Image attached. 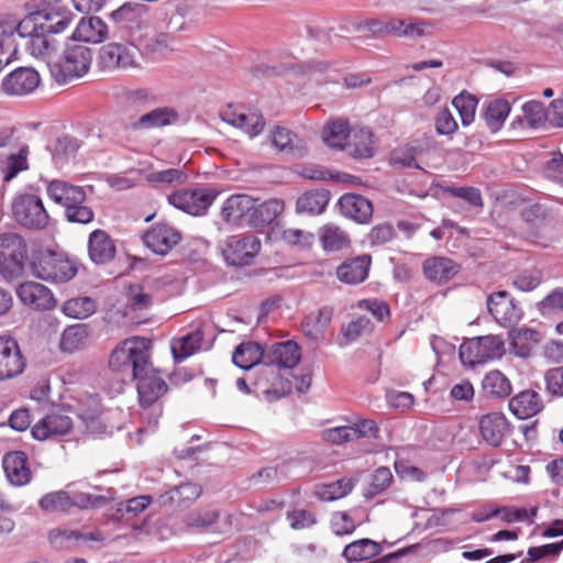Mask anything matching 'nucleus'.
I'll list each match as a JSON object with an SVG mask.
<instances>
[{"mask_svg":"<svg viewBox=\"0 0 563 563\" xmlns=\"http://www.w3.org/2000/svg\"><path fill=\"white\" fill-rule=\"evenodd\" d=\"M342 214L358 223H367L373 214L372 202L356 194H345L339 199Z\"/></svg>","mask_w":563,"mask_h":563,"instance_id":"a878e982","label":"nucleus"},{"mask_svg":"<svg viewBox=\"0 0 563 563\" xmlns=\"http://www.w3.org/2000/svg\"><path fill=\"white\" fill-rule=\"evenodd\" d=\"M510 345L519 357H528L540 341L538 331L527 328L514 329L510 332Z\"/></svg>","mask_w":563,"mask_h":563,"instance_id":"4c0bfd02","label":"nucleus"},{"mask_svg":"<svg viewBox=\"0 0 563 563\" xmlns=\"http://www.w3.org/2000/svg\"><path fill=\"white\" fill-rule=\"evenodd\" d=\"M40 74L31 67H19L9 73L1 81V90L8 96H26L40 85Z\"/></svg>","mask_w":563,"mask_h":563,"instance_id":"ddd939ff","label":"nucleus"},{"mask_svg":"<svg viewBox=\"0 0 563 563\" xmlns=\"http://www.w3.org/2000/svg\"><path fill=\"white\" fill-rule=\"evenodd\" d=\"M73 428V420L68 415L53 411L40 419L32 427V435L40 441L67 434Z\"/></svg>","mask_w":563,"mask_h":563,"instance_id":"a211bd4d","label":"nucleus"},{"mask_svg":"<svg viewBox=\"0 0 563 563\" xmlns=\"http://www.w3.org/2000/svg\"><path fill=\"white\" fill-rule=\"evenodd\" d=\"M543 280V274L540 269H526L512 278V286L520 291H532Z\"/></svg>","mask_w":563,"mask_h":563,"instance_id":"680f3d73","label":"nucleus"},{"mask_svg":"<svg viewBox=\"0 0 563 563\" xmlns=\"http://www.w3.org/2000/svg\"><path fill=\"white\" fill-rule=\"evenodd\" d=\"M202 493L200 485L183 483L159 496L161 505H170L176 508H186L197 500Z\"/></svg>","mask_w":563,"mask_h":563,"instance_id":"c756f323","label":"nucleus"},{"mask_svg":"<svg viewBox=\"0 0 563 563\" xmlns=\"http://www.w3.org/2000/svg\"><path fill=\"white\" fill-rule=\"evenodd\" d=\"M15 294L22 305L35 311L51 310L56 305L52 290L36 282L20 284Z\"/></svg>","mask_w":563,"mask_h":563,"instance_id":"f8f14e48","label":"nucleus"},{"mask_svg":"<svg viewBox=\"0 0 563 563\" xmlns=\"http://www.w3.org/2000/svg\"><path fill=\"white\" fill-rule=\"evenodd\" d=\"M563 550V540L561 542L548 543L528 549L527 558L521 563H534L544 558H556Z\"/></svg>","mask_w":563,"mask_h":563,"instance_id":"e2e57ef3","label":"nucleus"},{"mask_svg":"<svg viewBox=\"0 0 563 563\" xmlns=\"http://www.w3.org/2000/svg\"><path fill=\"white\" fill-rule=\"evenodd\" d=\"M46 194L49 199L65 209L74 203H84L86 200V194L81 187L59 179L47 181Z\"/></svg>","mask_w":563,"mask_h":563,"instance_id":"5701e85b","label":"nucleus"},{"mask_svg":"<svg viewBox=\"0 0 563 563\" xmlns=\"http://www.w3.org/2000/svg\"><path fill=\"white\" fill-rule=\"evenodd\" d=\"M261 240L252 234L228 236L221 247L225 262L232 266L249 265L261 251Z\"/></svg>","mask_w":563,"mask_h":563,"instance_id":"1a4fd4ad","label":"nucleus"},{"mask_svg":"<svg viewBox=\"0 0 563 563\" xmlns=\"http://www.w3.org/2000/svg\"><path fill=\"white\" fill-rule=\"evenodd\" d=\"M24 20L9 14H0V54L14 59L19 49L15 35L25 34Z\"/></svg>","mask_w":563,"mask_h":563,"instance_id":"aec40b11","label":"nucleus"},{"mask_svg":"<svg viewBox=\"0 0 563 563\" xmlns=\"http://www.w3.org/2000/svg\"><path fill=\"white\" fill-rule=\"evenodd\" d=\"M481 345L484 363L500 357L504 353V341L496 335H485L477 338Z\"/></svg>","mask_w":563,"mask_h":563,"instance_id":"0e129e2a","label":"nucleus"},{"mask_svg":"<svg viewBox=\"0 0 563 563\" xmlns=\"http://www.w3.org/2000/svg\"><path fill=\"white\" fill-rule=\"evenodd\" d=\"M152 342L133 336L120 342L110 353L109 367L118 374L137 380V394L143 408L152 406L167 391V384L151 362Z\"/></svg>","mask_w":563,"mask_h":563,"instance_id":"f257e3e1","label":"nucleus"},{"mask_svg":"<svg viewBox=\"0 0 563 563\" xmlns=\"http://www.w3.org/2000/svg\"><path fill=\"white\" fill-rule=\"evenodd\" d=\"M51 542L57 548L78 545L81 540H101L99 533L82 534L75 530H53L49 533Z\"/></svg>","mask_w":563,"mask_h":563,"instance_id":"3c124183","label":"nucleus"},{"mask_svg":"<svg viewBox=\"0 0 563 563\" xmlns=\"http://www.w3.org/2000/svg\"><path fill=\"white\" fill-rule=\"evenodd\" d=\"M60 2L62 0H38L36 10L23 18L25 32L30 34L37 29L54 34L64 32L73 21V13Z\"/></svg>","mask_w":563,"mask_h":563,"instance_id":"f03ea898","label":"nucleus"},{"mask_svg":"<svg viewBox=\"0 0 563 563\" xmlns=\"http://www.w3.org/2000/svg\"><path fill=\"white\" fill-rule=\"evenodd\" d=\"M479 432L486 443L497 448L509 433V423L501 413H488L482 417L479 421Z\"/></svg>","mask_w":563,"mask_h":563,"instance_id":"b1692460","label":"nucleus"},{"mask_svg":"<svg viewBox=\"0 0 563 563\" xmlns=\"http://www.w3.org/2000/svg\"><path fill=\"white\" fill-rule=\"evenodd\" d=\"M393 474L388 467H378L371 475V482L364 489L365 498H373L384 492L391 483Z\"/></svg>","mask_w":563,"mask_h":563,"instance_id":"052dcab7","label":"nucleus"},{"mask_svg":"<svg viewBox=\"0 0 563 563\" xmlns=\"http://www.w3.org/2000/svg\"><path fill=\"white\" fill-rule=\"evenodd\" d=\"M166 32L155 34L146 44V48L152 53L162 54L173 49L174 35L186 29V23L181 15L170 18Z\"/></svg>","mask_w":563,"mask_h":563,"instance_id":"72a5a7b5","label":"nucleus"},{"mask_svg":"<svg viewBox=\"0 0 563 563\" xmlns=\"http://www.w3.org/2000/svg\"><path fill=\"white\" fill-rule=\"evenodd\" d=\"M3 470L10 484L14 486L26 485L32 477L27 465V457L22 451L7 453L2 460Z\"/></svg>","mask_w":563,"mask_h":563,"instance_id":"412c9836","label":"nucleus"},{"mask_svg":"<svg viewBox=\"0 0 563 563\" xmlns=\"http://www.w3.org/2000/svg\"><path fill=\"white\" fill-rule=\"evenodd\" d=\"M144 244L158 255H167L183 239L178 229L167 222L153 224L142 236Z\"/></svg>","mask_w":563,"mask_h":563,"instance_id":"9d476101","label":"nucleus"},{"mask_svg":"<svg viewBox=\"0 0 563 563\" xmlns=\"http://www.w3.org/2000/svg\"><path fill=\"white\" fill-rule=\"evenodd\" d=\"M32 275L51 283H66L77 273L75 265L63 254L40 252L31 262Z\"/></svg>","mask_w":563,"mask_h":563,"instance_id":"39448f33","label":"nucleus"},{"mask_svg":"<svg viewBox=\"0 0 563 563\" xmlns=\"http://www.w3.org/2000/svg\"><path fill=\"white\" fill-rule=\"evenodd\" d=\"M11 212L16 223L25 229L40 231L49 222L42 198L34 194H16L12 199Z\"/></svg>","mask_w":563,"mask_h":563,"instance_id":"20e7f679","label":"nucleus"},{"mask_svg":"<svg viewBox=\"0 0 563 563\" xmlns=\"http://www.w3.org/2000/svg\"><path fill=\"white\" fill-rule=\"evenodd\" d=\"M345 151L356 158H367L374 155L373 133L367 128L353 129Z\"/></svg>","mask_w":563,"mask_h":563,"instance_id":"c9c22d12","label":"nucleus"},{"mask_svg":"<svg viewBox=\"0 0 563 563\" xmlns=\"http://www.w3.org/2000/svg\"><path fill=\"white\" fill-rule=\"evenodd\" d=\"M390 159L394 165L407 168H420L417 162V148L411 145H405L394 150Z\"/></svg>","mask_w":563,"mask_h":563,"instance_id":"338daca9","label":"nucleus"},{"mask_svg":"<svg viewBox=\"0 0 563 563\" xmlns=\"http://www.w3.org/2000/svg\"><path fill=\"white\" fill-rule=\"evenodd\" d=\"M284 208V201L280 199H268L258 206L254 202L247 224L253 228L269 225L283 213Z\"/></svg>","mask_w":563,"mask_h":563,"instance_id":"473e14b6","label":"nucleus"},{"mask_svg":"<svg viewBox=\"0 0 563 563\" xmlns=\"http://www.w3.org/2000/svg\"><path fill=\"white\" fill-rule=\"evenodd\" d=\"M217 197L216 189L197 186L174 191L168 196V202L188 214L203 216Z\"/></svg>","mask_w":563,"mask_h":563,"instance_id":"0eeeda50","label":"nucleus"},{"mask_svg":"<svg viewBox=\"0 0 563 563\" xmlns=\"http://www.w3.org/2000/svg\"><path fill=\"white\" fill-rule=\"evenodd\" d=\"M329 202L327 191H308L301 195L296 203V209L300 213L319 214Z\"/></svg>","mask_w":563,"mask_h":563,"instance_id":"de8ad7c7","label":"nucleus"},{"mask_svg":"<svg viewBox=\"0 0 563 563\" xmlns=\"http://www.w3.org/2000/svg\"><path fill=\"white\" fill-rule=\"evenodd\" d=\"M487 307L493 318L505 327L517 323L522 317L521 308L506 290L492 294L487 298Z\"/></svg>","mask_w":563,"mask_h":563,"instance_id":"2eb2a0df","label":"nucleus"},{"mask_svg":"<svg viewBox=\"0 0 563 563\" xmlns=\"http://www.w3.org/2000/svg\"><path fill=\"white\" fill-rule=\"evenodd\" d=\"M54 33L41 31L40 29L30 32L20 33V37L27 38L25 44L26 52L34 58L51 62L55 55L58 42Z\"/></svg>","mask_w":563,"mask_h":563,"instance_id":"6ab92c4d","label":"nucleus"},{"mask_svg":"<svg viewBox=\"0 0 563 563\" xmlns=\"http://www.w3.org/2000/svg\"><path fill=\"white\" fill-rule=\"evenodd\" d=\"M511 110L510 103L505 99H493L484 104L482 117L487 128L493 132H498Z\"/></svg>","mask_w":563,"mask_h":563,"instance_id":"f704fd0d","label":"nucleus"},{"mask_svg":"<svg viewBox=\"0 0 563 563\" xmlns=\"http://www.w3.org/2000/svg\"><path fill=\"white\" fill-rule=\"evenodd\" d=\"M38 506L45 512L69 511L71 509L70 495L64 490L48 493L40 499Z\"/></svg>","mask_w":563,"mask_h":563,"instance_id":"5fc2aeb1","label":"nucleus"},{"mask_svg":"<svg viewBox=\"0 0 563 563\" xmlns=\"http://www.w3.org/2000/svg\"><path fill=\"white\" fill-rule=\"evenodd\" d=\"M254 209V199L249 195H231L222 203L221 219L231 227H241L244 221L247 222L252 210Z\"/></svg>","mask_w":563,"mask_h":563,"instance_id":"f3484780","label":"nucleus"},{"mask_svg":"<svg viewBox=\"0 0 563 563\" xmlns=\"http://www.w3.org/2000/svg\"><path fill=\"white\" fill-rule=\"evenodd\" d=\"M87 339V327L85 324H74L63 331L59 347L63 352L73 353L82 349Z\"/></svg>","mask_w":563,"mask_h":563,"instance_id":"a18cd8bd","label":"nucleus"},{"mask_svg":"<svg viewBox=\"0 0 563 563\" xmlns=\"http://www.w3.org/2000/svg\"><path fill=\"white\" fill-rule=\"evenodd\" d=\"M80 147V142L69 135L57 139L52 151V158L56 167L62 168L73 158Z\"/></svg>","mask_w":563,"mask_h":563,"instance_id":"49530a36","label":"nucleus"},{"mask_svg":"<svg viewBox=\"0 0 563 563\" xmlns=\"http://www.w3.org/2000/svg\"><path fill=\"white\" fill-rule=\"evenodd\" d=\"M523 117L519 118L520 123H526L529 128H539L547 121V110L540 101H528L522 106Z\"/></svg>","mask_w":563,"mask_h":563,"instance_id":"bf43d9fd","label":"nucleus"},{"mask_svg":"<svg viewBox=\"0 0 563 563\" xmlns=\"http://www.w3.org/2000/svg\"><path fill=\"white\" fill-rule=\"evenodd\" d=\"M478 100L467 93H460L452 100L453 107L459 112L461 122L464 126L471 125L476 117Z\"/></svg>","mask_w":563,"mask_h":563,"instance_id":"6e6d98bb","label":"nucleus"},{"mask_svg":"<svg viewBox=\"0 0 563 563\" xmlns=\"http://www.w3.org/2000/svg\"><path fill=\"white\" fill-rule=\"evenodd\" d=\"M184 522L192 530L218 533L229 531L231 526L229 518H222L221 512L216 508L194 509L185 516Z\"/></svg>","mask_w":563,"mask_h":563,"instance_id":"4468645a","label":"nucleus"},{"mask_svg":"<svg viewBox=\"0 0 563 563\" xmlns=\"http://www.w3.org/2000/svg\"><path fill=\"white\" fill-rule=\"evenodd\" d=\"M203 339V333L200 329L188 333L187 335L172 342V352L177 362L195 354L199 349Z\"/></svg>","mask_w":563,"mask_h":563,"instance_id":"37998d69","label":"nucleus"},{"mask_svg":"<svg viewBox=\"0 0 563 563\" xmlns=\"http://www.w3.org/2000/svg\"><path fill=\"white\" fill-rule=\"evenodd\" d=\"M483 390L492 398H506L512 391L508 377L500 371L488 372L482 383Z\"/></svg>","mask_w":563,"mask_h":563,"instance_id":"a19ab883","label":"nucleus"},{"mask_svg":"<svg viewBox=\"0 0 563 563\" xmlns=\"http://www.w3.org/2000/svg\"><path fill=\"white\" fill-rule=\"evenodd\" d=\"M139 56L135 42H110L100 48L98 62L107 70H132L140 67Z\"/></svg>","mask_w":563,"mask_h":563,"instance_id":"423d86ee","label":"nucleus"},{"mask_svg":"<svg viewBox=\"0 0 563 563\" xmlns=\"http://www.w3.org/2000/svg\"><path fill=\"white\" fill-rule=\"evenodd\" d=\"M371 256L361 255L344 261L336 269L338 278L345 284L354 285L364 282L368 275Z\"/></svg>","mask_w":563,"mask_h":563,"instance_id":"c85d7f7f","label":"nucleus"},{"mask_svg":"<svg viewBox=\"0 0 563 563\" xmlns=\"http://www.w3.org/2000/svg\"><path fill=\"white\" fill-rule=\"evenodd\" d=\"M286 519L294 530L308 529L317 523L316 515L306 509H294L287 512Z\"/></svg>","mask_w":563,"mask_h":563,"instance_id":"774afa93","label":"nucleus"},{"mask_svg":"<svg viewBox=\"0 0 563 563\" xmlns=\"http://www.w3.org/2000/svg\"><path fill=\"white\" fill-rule=\"evenodd\" d=\"M422 271L428 280L442 285L459 273V266L451 258L433 256L423 262Z\"/></svg>","mask_w":563,"mask_h":563,"instance_id":"393cba45","label":"nucleus"},{"mask_svg":"<svg viewBox=\"0 0 563 563\" xmlns=\"http://www.w3.org/2000/svg\"><path fill=\"white\" fill-rule=\"evenodd\" d=\"M332 317L333 309L328 306L309 313L302 322L303 333L312 340L322 338L327 328L331 323Z\"/></svg>","mask_w":563,"mask_h":563,"instance_id":"e433bc0d","label":"nucleus"},{"mask_svg":"<svg viewBox=\"0 0 563 563\" xmlns=\"http://www.w3.org/2000/svg\"><path fill=\"white\" fill-rule=\"evenodd\" d=\"M382 552V545L371 539H360L347 544L343 550V556L347 562L369 560Z\"/></svg>","mask_w":563,"mask_h":563,"instance_id":"58836bf2","label":"nucleus"},{"mask_svg":"<svg viewBox=\"0 0 563 563\" xmlns=\"http://www.w3.org/2000/svg\"><path fill=\"white\" fill-rule=\"evenodd\" d=\"M27 253H19L13 257L0 261V275L8 282L15 280L23 276Z\"/></svg>","mask_w":563,"mask_h":563,"instance_id":"13d9d810","label":"nucleus"},{"mask_svg":"<svg viewBox=\"0 0 563 563\" xmlns=\"http://www.w3.org/2000/svg\"><path fill=\"white\" fill-rule=\"evenodd\" d=\"M320 240L327 252H336L350 246L349 234L333 223L321 228Z\"/></svg>","mask_w":563,"mask_h":563,"instance_id":"79ce46f5","label":"nucleus"},{"mask_svg":"<svg viewBox=\"0 0 563 563\" xmlns=\"http://www.w3.org/2000/svg\"><path fill=\"white\" fill-rule=\"evenodd\" d=\"M271 144L283 153H294L295 150H300L298 137L289 129L284 126H275L269 134Z\"/></svg>","mask_w":563,"mask_h":563,"instance_id":"603ef678","label":"nucleus"},{"mask_svg":"<svg viewBox=\"0 0 563 563\" xmlns=\"http://www.w3.org/2000/svg\"><path fill=\"white\" fill-rule=\"evenodd\" d=\"M29 147L22 146L18 153L9 155L2 162L1 169L3 181H11L19 173L29 168L27 163Z\"/></svg>","mask_w":563,"mask_h":563,"instance_id":"8fccbe9b","label":"nucleus"},{"mask_svg":"<svg viewBox=\"0 0 563 563\" xmlns=\"http://www.w3.org/2000/svg\"><path fill=\"white\" fill-rule=\"evenodd\" d=\"M543 408L540 395L533 390H523L509 400V409L518 419H528Z\"/></svg>","mask_w":563,"mask_h":563,"instance_id":"7c9ffc66","label":"nucleus"},{"mask_svg":"<svg viewBox=\"0 0 563 563\" xmlns=\"http://www.w3.org/2000/svg\"><path fill=\"white\" fill-rule=\"evenodd\" d=\"M265 352L255 342L241 343L233 352L232 362L240 368L250 369L261 361L264 363Z\"/></svg>","mask_w":563,"mask_h":563,"instance_id":"ea45409f","label":"nucleus"},{"mask_svg":"<svg viewBox=\"0 0 563 563\" xmlns=\"http://www.w3.org/2000/svg\"><path fill=\"white\" fill-rule=\"evenodd\" d=\"M179 115L177 111L169 107H163L154 109L142 117H140L137 121V125L140 128H159L164 125H169L177 122Z\"/></svg>","mask_w":563,"mask_h":563,"instance_id":"c03bdc74","label":"nucleus"},{"mask_svg":"<svg viewBox=\"0 0 563 563\" xmlns=\"http://www.w3.org/2000/svg\"><path fill=\"white\" fill-rule=\"evenodd\" d=\"M115 245L110 235L103 230H95L88 239V254L96 264H106L114 258Z\"/></svg>","mask_w":563,"mask_h":563,"instance_id":"bb28decb","label":"nucleus"},{"mask_svg":"<svg viewBox=\"0 0 563 563\" xmlns=\"http://www.w3.org/2000/svg\"><path fill=\"white\" fill-rule=\"evenodd\" d=\"M220 117L224 122L242 130L250 137L261 134L265 126V120L260 112L242 107L228 106L221 111Z\"/></svg>","mask_w":563,"mask_h":563,"instance_id":"9b49d317","label":"nucleus"},{"mask_svg":"<svg viewBox=\"0 0 563 563\" xmlns=\"http://www.w3.org/2000/svg\"><path fill=\"white\" fill-rule=\"evenodd\" d=\"M147 8L144 4L126 2L111 13L122 37L136 42L144 35Z\"/></svg>","mask_w":563,"mask_h":563,"instance_id":"6e6552de","label":"nucleus"},{"mask_svg":"<svg viewBox=\"0 0 563 563\" xmlns=\"http://www.w3.org/2000/svg\"><path fill=\"white\" fill-rule=\"evenodd\" d=\"M354 485L355 482L353 479L341 478L319 487L316 494L321 500L332 501L349 495L352 492Z\"/></svg>","mask_w":563,"mask_h":563,"instance_id":"864d4df0","label":"nucleus"},{"mask_svg":"<svg viewBox=\"0 0 563 563\" xmlns=\"http://www.w3.org/2000/svg\"><path fill=\"white\" fill-rule=\"evenodd\" d=\"M25 367L16 341L10 336H0V382L20 375Z\"/></svg>","mask_w":563,"mask_h":563,"instance_id":"dca6fc26","label":"nucleus"},{"mask_svg":"<svg viewBox=\"0 0 563 563\" xmlns=\"http://www.w3.org/2000/svg\"><path fill=\"white\" fill-rule=\"evenodd\" d=\"M97 306L90 297H76L65 301L62 311L73 319H86L96 312Z\"/></svg>","mask_w":563,"mask_h":563,"instance_id":"09e8293b","label":"nucleus"},{"mask_svg":"<svg viewBox=\"0 0 563 563\" xmlns=\"http://www.w3.org/2000/svg\"><path fill=\"white\" fill-rule=\"evenodd\" d=\"M92 62V52L84 44L70 41L62 56L54 63L52 73L59 84H66L86 75Z\"/></svg>","mask_w":563,"mask_h":563,"instance_id":"7ed1b4c3","label":"nucleus"},{"mask_svg":"<svg viewBox=\"0 0 563 563\" xmlns=\"http://www.w3.org/2000/svg\"><path fill=\"white\" fill-rule=\"evenodd\" d=\"M460 360L463 364L475 366L484 363L483 354H481V345L477 338L471 339L461 344L459 350Z\"/></svg>","mask_w":563,"mask_h":563,"instance_id":"69168bd1","label":"nucleus"},{"mask_svg":"<svg viewBox=\"0 0 563 563\" xmlns=\"http://www.w3.org/2000/svg\"><path fill=\"white\" fill-rule=\"evenodd\" d=\"M19 253H27V246L23 238L13 232L0 234V261L19 255Z\"/></svg>","mask_w":563,"mask_h":563,"instance_id":"4d7b16f0","label":"nucleus"},{"mask_svg":"<svg viewBox=\"0 0 563 563\" xmlns=\"http://www.w3.org/2000/svg\"><path fill=\"white\" fill-rule=\"evenodd\" d=\"M107 24L98 16L81 18L77 24L70 41L86 43H101L108 36Z\"/></svg>","mask_w":563,"mask_h":563,"instance_id":"cd10ccee","label":"nucleus"},{"mask_svg":"<svg viewBox=\"0 0 563 563\" xmlns=\"http://www.w3.org/2000/svg\"><path fill=\"white\" fill-rule=\"evenodd\" d=\"M300 347L292 341L273 344L264 356V363L284 368H292L300 361Z\"/></svg>","mask_w":563,"mask_h":563,"instance_id":"4be33fe9","label":"nucleus"},{"mask_svg":"<svg viewBox=\"0 0 563 563\" xmlns=\"http://www.w3.org/2000/svg\"><path fill=\"white\" fill-rule=\"evenodd\" d=\"M352 131L346 119H330L323 128L322 139L330 147L345 150Z\"/></svg>","mask_w":563,"mask_h":563,"instance_id":"2f4dec72","label":"nucleus"}]
</instances>
